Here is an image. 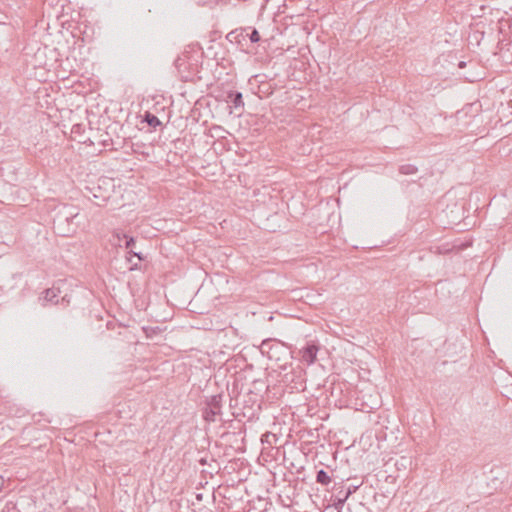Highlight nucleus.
<instances>
[{
    "label": "nucleus",
    "instance_id": "1",
    "mask_svg": "<svg viewBox=\"0 0 512 512\" xmlns=\"http://www.w3.org/2000/svg\"><path fill=\"white\" fill-rule=\"evenodd\" d=\"M78 216L76 208L70 205L59 206L53 218L54 228L59 232H71L70 224Z\"/></svg>",
    "mask_w": 512,
    "mask_h": 512
},
{
    "label": "nucleus",
    "instance_id": "2",
    "mask_svg": "<svg viewBox=\"0 0 512 512\" xmlns=\"http://www.w3.org/2000/svg\"><path fill=\"white\" fill-rule=\"evenodd\" d=\"M223 395L217 394L206 400V406L203 409V418L207 422H215L216 417L221 415Z\"/></svg>",
    "mask_w": 512,
    "mask_h": 512
},
{
    "label": "nucleus",
    "instance_id": "3",
    "mask_svg": "<svg viewBox=\"0 0 512 512\" xmlns=\"http://www.w3.org/2000/svg\"><path fill=\"white\" fill-rule=\"evenodd\" d=\"M319 347L314 342H308L306 345L300 349L301 358L308 365L313 364L316 360L317 352Z\"/></svg>",
    "mask_w": 512,
    "mask_h": 512
},
{
    "label": "nucleus",
    "instance_id": "4",
    "mask_svg": "<svg viewBox=\"0 0 512 512\" xmlns=\"http://www.w3.org/2000/svg\"><path fill=\"white\" fill-rule=\"evenodd\" d=\"M273 350H285V347L280 342H274L270 339L263 340L260 345V351L263 355H266L269 359L276 358Z\"/></svg>",
    "mask_w": 512,
    "mask_h": 512
},
{
    "label": "nucleus",
    "instance_id": "5",
    "mask_svg": "<svg viewBox=\"0 0 512 512\" xmlns=\"http://www.w3.org/2000/svg\"><path fill=\"white\" fill-rule=\"evenodd\" d=\"M228 102H230L235 109L243 108L244 101L241 92L238 91H230L227 95Z\"/></svg>",
    "mask_w": 512,
    "mask_h": 512
},
{
    "label": "nucleus",
    "instance_id": "6",
    "mask_svg": "<svg viewBox=\"0 0 512 512\" xmlns=\"http://www.w3.org/2000/svg\"><path fill=\"white\" fill-rule=\"evenodd\" d=\"M59 289L58 288H55V287H52V288H48L46 289L44 292H43V301L44 302H50V303H53V304H57L58 303V293H59Z\"/></svg>",
    "mask_w": 512,
    "mask_h": 512
},
{
    "label": "nucleus",
    "instance_id": "7",
    "mask_svg": "<svg viewBox=\"0 0 512 512\" xmlns=\"http://www.w3.org/2000/svg\"><path fill=\"white\" fill-rule=\"evenodd\" d=\"M144 121L150 126V127H153V128H156L158 126L161 125V121L159 120V118L150 113V112H146L145 115H144Z\"/></svg>",
    "mask_w": 512,
    "mask_h": 512
},
{
    "label": "nucleus",
    "instance_id": "8",
    "mask_svg": "<svg viewBox=\"0 0 512 512\" xmlns=\"http://www.w3.org/2000/svg\"><path fill=\"white\" fill-rule=\"evenodd\" d=\"M316 481L322 485H328L331 482V478L325 470L321 469L317 472Z\"/></svg>",
    "mask_w": 512,
    "mask_h": 512
},
{
    "label": "nucleus",
    "instance_id": "9",
    "mask_svg": "<svg viewBox=\"0 0 512 512\" xmlns=\"http://www.w3.org/2000/svg\"><path fill=\"white\" fill-rule=\"evenodd\" d=\"M123 234L124 233L120 231H114L110 240L111 244L114 246L122 247V241L124 240Z\"/></svg>",
    "mask_w": 512,
    "mask_h": 512
},
{
    "label": "nucleus",
    "instance_id": "10",
    "mask_svg": "<svg viewBox=\"0 0 512 512\" xmlns=\"http://www.w3.org/2000/svg\"><path fill=\"white\" fill-rule=\"evenodd\" d=\"M401 174L409 175L417 172V167L412 164L401 165L399 168Z\"/></svg>",
    "mask_w": 512,
    "mask_h": 512
},
{
    "label": "nucleus",
    "instance_id": "11",
    "mask_svg": "<svg viewBox=\"0 0 512 512\" xmlns=\"http://www.w3.org/2000/svg\"><path fill=\"white\" fill-rule=\"evenodd\" d=\"M134 253H137V252L135 250H133V248L128 249V255L126 256L127 262L131 264V266L129 267V269L131 271L137 270L139 268L138 263H132V256H134Z\"/></svg>",
    "mask_w": 512,
    "mask_h": 512
},
{
    "label": "nucleus",
    "instance_id": "12",
    "mask_svg": "<svg viewBox=\"0 0 512 512\" xmlns=\"http://www.w3.org/2000/svg\"><path fill=\"white\" fill-rule=\"evenodd\" d=\"M124 238V247L128 250L135 246V239L132 236H128L127 234H123Z\"/></svg>",
    "mask_w": 512,
    "mask_h": 512
},
{
    "label": "nucleus",
    "instance_id": "13",
    "mask_svg": "<svg viewBox=\"0 0 512 512\" xmlns=\"http://www.w3.org/2000/svg\"><path fill=\"white\" fill-rule=\"evenodd\" d=\"M348 498L345 497V494L343 497H338L334 503L333 506L340 511V509L343 507L344 503L346 502Z\"/></svg>",
    "mask_w": 512,
    "mask_h": 512
},
{
    "label": "nucleus",
    "instance_id": "14",
    "mask_svg": "<svg viewBox=\"0 0 512 512\" xmlns=\"http://www.w3.org/2000/svg\"><path fill=\"white\" fill-rule=\"evenodd\" d=\"M250 40L252 43H257L260 40V35L256 29H254L250 34Z\"/></svg>",
    "mask_w": 512,
    "mask_h": 512
},
{
    "label": "nucleus",
    "instance_id": "15",
    "mask_svg": "<svg viewBox=\"0 0 512 512\" xmlns=\"http://www.w3.org/2000/svg\"><path fill=\"white\" fill-rule=\"evenodd\" d=\"M359 488V486L357 485H352V486H349L347 488V491L345 492V497L346 498H349L350 495H352L353 493H355L357 491V489Z\"/></svg>",
    "mask_w": 512,
    "mask_h": 512
},
{
    "label": "nucleus",
    "instance_id": "16",
    "mask_svg": "<svg viewBox=\"0 0 512 512\" xmlns=\"http://www.w3.org/2000/svg\"><path fill=\"white\" fill-rule=\"evenodd\" d=\"M271 437H272V438H275V435H274V434H272V433H269V432L265 433V434L262 436V442H268V443H270L269 438H271Z\"/></svg>",
    "mask_w": 512,
    "mask_h": 512
},
{
    "label": "nucleus",
    "instance_id": "17",
    "mask_svg": "<svg viewBox=\"0 0 512 512\" xmlns=\"http://www.w3.org/2000/svg\"><path fill=\"white\" fill-rule=\"evenodd\" d=\"M134 256L137 257L139 261L144 260V256L140 252L134 253Z\"/></svg>",
    "mask_w": 512,
    "mask_h": 512
},
{
    "label": "nucleus",
    "instance_id": "18",
    "mask_svg": "<svg viewBox=\"0 0 512 512\" xmlns=\"http://www.w3.org/2000/svg\"><path fill=\"white\" fill-rule=\"evenodd\" d=\"M458 66L459 68H464L466 66V63L464 61H460Z\"/></svg>",
    "mask_w": 512,
    "mask_h": 512
},
{
    "label": "nucleus",
    "instance_id": "19",
    "mask_svg": "<svg viewBox=\"0 0 512 512\" xmlns=\"http://www.w3.org/2000/svg\"><path fill=\"white\" fill-rule=\"evenodd\" d=\"M280 351H281V350H273V353H275V355H276V358H275L276 360H278V359H279L278 354H279V352H280Z\"/></svg>",
    "mask_w": 512,
    "mask_h": 512
},
{
    "label": "nucleus",
    "instance_id": "20",
    "mask_svg": "<svg viewBox=\"0 0 512 512\" xmlns=\"http://www.w3.org/2000/svg\"><path fill=\"white\" fill-rule=\"evenodd\" d=\"M3 484H4V480L3 478L0 476V490L2 489L3 487Z\"/></svg>",
    "mask_w": 512,
    "mask_h": 512
}]
</instances>
